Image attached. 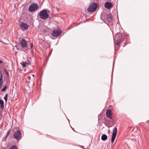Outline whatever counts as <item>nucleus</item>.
<instances>
[{
  "mask_svg": "<svg viewBox=\"0 0 149 149\" xmlns=\"http://www.w3.org/2000/svg\"><path fill=\"white\" fill-rule=\"evenodd\" d=\"M98 6L97 3L94 2L91 3L88 8V11L89 13L93 12L96 10Z\"/></svg>",
  "mask_w": 149,
  "mask_h": 149,
  "instance_id": "1",
  "label": "nucleus"
},
{
  "mask_svg": "<svg viewBox=\"0 0 149 149\" xmlns=\"http://www.w3.org/2000/svg\"><path fill=\"white\" fill-rule=\"evenodd\" d=\"M0 104H1V108L3 109L4 108V102L3 100L0 99Z\"/></svg>",
  "mask_w": 149,
  "mask_h": 149,
  "instance_id": "14",
  "label": "nucleus"
},
{
  "mask_svg": "<svg viewBox=\"0 0 149 149\" xmlns=\"http://www.w3.org/2000/svg\"><path fill=\"white\" fill-rule=\"evenodd\" d=\"M107 139V136L106 134H104L101 136V139L102 141H105Z\"/></svg>",
  "mask_w": 149,
  "mask_h": 149,
  "instance_id": "12",
  "label": "nucleus"
},
{
  "mask_svg": "<svg viewBox=\"0 0 149 149\" xmlns=\"http://www.w3.org/2000/svg\"><path fill=\"white\" fill-rule=\"evenodd\" d=\"M39 15L40 17L43 19H45L49 17V15L46 9H44L40 11L39 13Z\"/></svg>",
  "mask_w": 149,
  "mask_h": 149,
  "instance_id": "2",
  "label": "nucleus"
},
{
  "mask_svg": "<svg viewBox=\"0 0 149 149\" xmlns=\"http://www.w3.org/2000/svg\"><path fill=\"white\" fill-rule=\"evenodd\" d=\"M22 136V133L19 130H17L14 134L13 136L14 138L17 140L20 139Z\"/></svg>",
  "mask_w": 149,
  "mask_h": 149,
  "instance_id": "5",
  "label": "nucleus"
},
{
  "mask_svg": "<svg viewBox=\"0 0 149 149\" xmlns=\"http://www.w3.org/2000/svg\"><path fill=\"white\" fill-rule=\"evenodd\" d=\"M106 116L109 118H112L111 110L110 109H107L106 112Z\"/></svg>",
  "mask_w": 149,
  "mask_h": 149,
  "instance_id": "7",
  "label": "nucleus"
},
{
  "mask_svg": "<svg viewBox=\"0 0 149 149\" xmlns=\"http://www.w3.org/2000/svg\"><path fill=\"white\" fill-rule=\"evenodd\" d=\"M6 88H7V86H6L3 89H2V91H5L6 90Z\"/></svg>",
  "mask_w": 149,
  "mask_h": 149,
  "instance_id": "19",
  "label": "nucleus"
},
{
  "mask_svg": "<svg viewBox=\"0 0 149 149\" xmlns=\"http://www.w3.org/2000/svg\"><path fill=\"white\" fill-rule=\"evenodd\" d=\"M20 26L22 28L25 30L27 29L29 27V26L26 23L22 22H21Z\"/></svg>",
  "mask_w": 149,
  "mask_h": 149,
  "instance_id": "9",
  "label": "nucleus"
},
{
  "mask_svg": "<svg viewBox=\"0 0 149 149\" xmlns=\"http://www.w3.org/2000/svg\"><path fill=\"white\" fill-rule=\"evenodd\" d=\"M112 6V5L111 2H107L104 4L105 7L108 9H109Z\"/></svg>",
  "mask_w": 149,
  "mask_h": 149,
  "instance_id": "10",
  "label": "nucleus"
},
{
  "mask_svg": "<svg viewBox=\"0 0 149 149\" xmlns=\"http://www.w3.org/2000/svg\"><path fill=\"white\" fill-rule=\"evenodd\" d=\"M38 6L37 4L32 3L29 6V10L31 12L34 11L38 9Z\"/></svg>",
  "mask_w": 149,
  "mask_h": 149,
  "instance_id": "4",
  "label": "nucleus"
},
{
  "mask_svg": "<svg viewBox=\"0 0 149 149\" xmlns=\"http://www.w3.org/2000/svg\"><path fill=\"white\" fill-rule=\"evenodd\" d=\"M2 21L0 19V24H1L2 23Z\"/></svg>",
  "mask_w": 149,
  "mask_h": 149,
  "instance_id": "21",
  "label": "nucleus"
},
{
  "mask_svg": "<svg viewBox=\"0 0 149 149\" xmlns=\"http://www.w3.org/2000/svg\"><path fill=\"white\" fill-rule=\"evenodd\" d=\"M32 75L33 77L35 76V75L34 74H32Z\"/></svg>",
  "mask_w": 149,
  "mask_h": 149,
  "instance_id": "24",
  "label": "nucleus"
},
{
  "mask_svg": "<svg viewBox=\"0 0 149 149\" xmlns=\"http://www.w3.org/2000/svg\"><path fill=\"white\" fill-rule=\"evenodd\" d=\"M31 78V77L30 76H29L28 77L27 79H30Z\"/></svg>",
  "mask_w": 149,
  "mask_h": 149,
  "instance_id": "23",
  "label": "nucleus"
},
{
  "mask_svg": "<svg viewBox=\"0 0 149 149\" xmlns=\"http://www.w3.org/2000/svg\"><path fill=\"white\" fill-rule=\"evenodd\" d=\"M3 61H1L0 60V64H1L3 63Z\"/></svg>",
  "mask_w": 149,
  "mask_h": 149,
  "instance_id": "22",
  "label": "nucleus"
},
{
  "mask_svg": "<svg viewBox=\"0 0 149 149\" xmlns=\"http://www.w3.org/2000/svg\"><path fill=\"white\" fill-rule=\"evenodd\" d=\"M19 44L22 50L25 48L29 49L27 42L24 39H22L20 40Z\"/></svg>",
  "mask_w": 149,
  "mask_h": 149,
  "instance_id": "3",
  "label": "nucleus"
},
{
  "mask_svg": "<svg viewBox=\"0 0 149 149\" xmlns=\"http://www.w3.org/2000/svg\"><path fill=\"white\" fill-rule=\"evenodd\" d=\"M121 40L120 38H118L117 39L115 40V42L116 44L118 46L120 43L121 42Z\"/></svg>",
  "mask_w": 149,
  "mask_h": 149,
  "instance_id": "13",
  "label": "nucleus"
},
{
  "mask_svg": "<svg viewBox=\"0 0 149 149\" xmlns=\"http://www.w3.org/2000/svg\"><path fill=\"white\" fill-rule=\"evenodd\" d=\"M21 64L23 68L25 67L27 65H29L28 63L26 62H22L21 63Z\"/></svg>",
  "mask_w": 149,
  "mask_h": 149,
  "instance_id": "15",
  "label": "nucleus"
},
{
  "mask_svg": "<svg viewBox=\"0 0 149 149\" xmlns=\"http://www.w3.org/2000/svg\"><path fill=\"white\" fill-rule=\"evenodd\" d=\"M8 95V94H6L4 97V99L5 100L6 102L7 101Z\"/></svg>",
  "mask_w": 149,
  "mask_h": 149,
  "instance_id": "16",
  "label": "nucleus"
},
{
  "mask_svg": "<svg viewBox=\"0 0 149 149\" xmlns=\"http://www.w3.org/2000/svg\"><path fill=\"white\" fill-rule=\"evenodd\" d=\"M117 128L116 127H115L113 130L111 137V142L112 143H113L115 140L117 134Z\"/></svg>",
  "mask_w": 149,
  "mask_h": 149,
  "instance_id": "6",
  "label": "nucleus"
},
{
  "mask_svg": "<svg viewBox=\"0 0 149 149\" xmlns=\"http://www.w3.org/2000/svg\"><path fill=\"white\" fill-rule=\"evenodd\" d=\"M4 72H6V74H7V75L8 76H9V74L8 73V72H7V70L5 69H4Z\"/></svg>",
  "mask_w": 149,
  "mask_h": 149,
  "instance_id": "18",
  "label": "nucleus"
},
{
  "mask_svg": "<svg viewBox=\"0 0 149 149\" xmlns=\"http://www.w3.org/2000/svg\"><path fill=\"white\" fill-rule=\"evenodd\" d=\"M33 43H31V46H30V48H32L33 47Z\"/></svg>",
  "mask_w": 149,
  "mask_h": 149,
  "instance_id": "20",
  "label": "nucleus"
},
{
  "mask_svg": "<svg viewBox=\"0 0 149 149\" xmlns=\"http://www.w3.org/2000/svg\"><path fill=\"white\" fill-rule=\"evenodd\" d=\"M10 130H9L8 131V132L7 133V134H6V138H7V137H8V136L9 134L10 133Z\"/></svg>",
  "mask_w": 149,
  "mask_h": 149,
  "instance_id": "17",
  "label": "nucleus"
},
{
  "mask_svg": "<svg viewBox=\"0 0 149 149\" xmlns=\"http://www.w3.org/2000/svg\"><path fill=\"white\" fill-rule=\"evenodd\" d=\"M16 47H17V49H18V48H17V46H16Z\"/></svg>",
  "mask_w": 149,
  "mask_h": 149,
  "instance_id": "25",
  "label": "nucleus"
},
{
  "mask_svg": "<svg viewBox=\"0 0 149 149\" xmlns=\"http://www.w3.org/2000/svg\"><path fill=\"white\" fill-rule=\"evenodd\" d=\"M113 16H112L110 14H109L107 16V19L108 22H111L112 20Z\"/></svg>",
  "mask_w": 149,
  "mask_h": 149,
  "instance_id": "11",
  "label": "nucleus"
},
{
  "mask_svg": "<svg viewBox=\"0 0 149 149\" xmlns=\"http://www.w3.org/2000/svg\"><path fill=\"white\" fill-rule=\"evenodd\" d=\"M61 33V31H55L52 32V35L53 36L57 37L59 36Z\"/></svg>",
  "mask_w": 149,
  "mask_h": 149,
  "instance_id": "8",
  "label": "nucleus"
}]
</instances>
